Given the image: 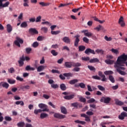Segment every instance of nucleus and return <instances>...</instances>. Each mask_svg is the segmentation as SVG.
<instances>
[{"label": "nucleus", "instance_id": "nucleus-26", "mask_svg": "<svg viewBox=\"0 0 127 127\" xmlns=\"http://www.w3.org/2000/svg\"><path fill=\"white\" fill-rule=\"evenodd\" d=\"M45 67L43 65H40L37 68V71L38 72H41V71H43Z\"/></svg>", "mask_w": 127, "mask_h": 127}, {"label": "nucleus", "instance_id": "nucleus-36", "mask_svg": "<svg viewBox=\"0 0 127 127\" xmlns=\"http://www.w3.org/2000/svg\"><path fill=\"white\" fill-rule=\"evenodd\" d=\"M39 4L42 5V6H47L50 4L49 3H45L44 2H40Z\"/></svg>", "mask_w": 127, "mask_h": 127}, {"label": "nucleus", "instance_id": "nucleus-51", "mask_svg": "<svg viewBox=\"0 0 127 127\" xmlns=\"http://www.w3.org/2000/svg\"><path fill=\"white\" fill-rule=\"evenodd\" d=\"M22 90H28V89H30V86H29V85H25L24 86H22L21 87Z\"/></svg>", "mask_w": 127, "mask_h": 127}, {"label": "nucleus", "instance_id": "nucleus-62", "mask_svg": "<svg viewBox=\"0 0 127 127\" xmlns=\"http://www.w3.org/2000/svg\"><path fill=\"white\" fill-rule=\"evenodd\" d=\"M51 87L53 89H57V88H59V86L58 84H51Z\"/></svg>", "mask_w": 127, "mask_h": 127}, {"label": "nucleus", "instance_id": "nucleus-40", "mask_svg": "<svg viewBox=\"0 0 127 127\" xmlns=\"http://www.w3.org/2000/svg\"><path fill=\"white\" fill-rule=\"evenodd\" d=\"M61 31H52L51 34H53V35H57V34H59Z\"/></svg>", "mask_w": 127, "mask_h": 127}, {"label": "nucleus", "instance_id": "nucleus-24", "mask_svg": "<svg viewBox=\"0 0 127 127\" xmlns=\"http://www.w3.org/2000/svg\"><path fill=\"white\" fill-rule=\"evenodd\" d=\"M60 88L62 91H65L66 89V85L64 83L61 84Z\"/></svg>", "mask_w": 127, "mask_h": 127}, {"label": "nucleus", "instance_id": "nucleus-41", "mask_svg": "<svg viewBox=\"0 0 127 127\" xmlns=\"http://www.w3.org/2000/svg\"><path fill=\"white\" fill-rule=\"evenodd\" d=\"M104 39L106 41H112L113 40V38L111 37H108L107 36H105L104 37Z\"/></svg>", "mask_w": 127, "mask_h": 127}, {"label": "nucleus", "instance_id": "nucleus-23", "mask_svg": "<svg viewBox=\"0 0 127 127\" xmlns=\"http://www.w3.org/2000/svg\"><path fill=\"white\" fill-rule=\"evenodd\" d=\"M78 79H74L70 80L69 83L70 85H75V84H76V83H78Z\"/></svg>", "mask_w": 127, "mask_h": 127}, {"label": "nucleus", "instance_id": "nucleus-14", "mask_svg": "<svg viewBox=\"0 0 127 127\" xmlns=\"http://www.w3.org/2000/svg\"><path fill=\"white\" fill-rule=\"evenodd\" d=\"M0 87H3V88H5V89H8L9 84L6 82H1L0 83Z\"/></svg>", "mask_w": 127, "mask_h": 127}, {"label": "nucleus", "instance_id": "nucleus-28", "mask_svg": "<svg viewBox=\"0 0 127 127\" xmlns=\"http://www.w3.org/2000/svg\"><path fill=\"white\" fill-rule=\"evenodd\" d=\"M75 124H80V125H86V123L84 121H82L80 120H75L74 121Z\"/></svg>", "mask_w": 127, "mask_h": 127}, {"label": "nucleus", "instance_id": "nucleus-44", "mask_svg": "<svg viewBox=\"0 0 127 127\" xmlns=\"http://www.w3.org/2000/svg\"><path fill=\"white\" fill-rule=\"evenodd\" d=\"M27 26V23H26V22H23L20 25V27H23L24 28H25V27H26Z\"/></svg>", "mask_w": 127, "mask_h": 127}, {"label": "nucleus", "instance_id": "nucleus-60", "mask_svg": "<svg viewBox=\"0 0 127 127\" xmlns=\"http://www.w3.org/2000/svg\"><path fill=\"white\" fill-rule=\"evenodd\" d=\"M32 50V49L30 48H26V52L27 54H29L30 52Z\"/></svg>", "mask_w": 127, "mask_h": 127}, {"label": "nucleus", "instance_id": "nucleus-1", "mask_svg": "<svg viewBox=\"0 0 127 127\" xmlns=\"http://www.w3.org/2000/svg\"><path fill=\"white\" fill-rule=\"evenodd\" d=\"M127 55L124 53L118 58L116 62L114 63V67L116 69L117 72L123 76H125L127 74L126 72L124 71V70H126V68L124 66H125V64H127Z\"/></svg>", "mask_w": 127, "mask_h": 127}, {"label": "nucleus", "instance_id": "nucleus-31", "mask_svg": "<svg viewBox=\"0 0 127 127\" xmlns=\"http://www.w3.org/2000/svg\"><path fill=\"white\" fill-rule=\"evenodd\" d=\"M63 75L64 76V77H73V73L71 72L64 73L63 74Z\"/></svg>", "mask_w": 127, "mask_h": 127}, {"label": "nucleus", "instance_id": "nucleus-16", "mask_svg": "<svg viewBox=\"0 0 127 127\" xmlns=\"http://www.w3.org/2000/svg\"><path fill=\"white\" fill-rule=\"evenodd\" d=\"M115 101L116 105H117V106H124V102H123L122 101H120L118 99H116L115 100Z\"/></svg>", "mask_w": 127, "mask_h": 127}, {"label": "nucleus", "instance_id": "nucleus-8", "mask_svg": "<svg viewBox=\"0 0 127 127\" xmlns=\"http://www.w3.org/2000/svg\"><path fill=\"white\" fill-rule=\"evenodd\" d=\"M3 1H6V0H0V7H7L9 5V2L6 1L4 4L2 3Z\"/></svg>", "mask_w": 127, "mask_h": 127}, {"label": "nucleus", "instance_id": "nucleus-34", "mask_svg": "<svg viewBox=\"0 0 127 127\" xmlns=\"http://www.w3.org/2000/svg\"><path fill=\"white\" fill-rule=\"evenodd\" d=\"M51 53L53 56H57L58 55V52H56L55 50H52Z\"/></svg>", "mask_w": 127, "mask_h": 127}, {"label": "nucleus", "instance_id": "nucleus-33", "mask_svg": "<svg viewBox=\"0 0 127 127\" xmlns=\"http://www.w3.org/2000/svg\"><path fill=\"white\" fill-rule=\"evenodd\" d=\"M105 75H112V74H114V72L112 70H106L104 72Z\"/></svg>", "mask_w": 127, "mask_h": 127}, {"label": "nucleus", "instance_id": "nucleus-2", "mask_svg": "<svg viewBox=\"0 0 127 127\" xmlns=\"http://www.w3.org/2000/svg\"><path fill=\"white\" fill-rule=\"evenodd\" d=\"M82 64L80 63H75L74 62H66L64 63L65 68H72V67H80Z\"/></svg>", "mask_w": 127, "mask_h": 127}, {"label": "nucleus", "instance_id": "nucleus-10", "mask_svg": "<svg viewBox=\"0 0 127 127\" xmlns=\"http://www.w3.org/2000/svg\"><path fill=\"white\" fill-rule=\"evenodd\" d=\"M74 38H75L74 41V46L75 47H78V45H79V42H80V35H77L75 36Z\"/></svg>", "mask_w": 127, "mask_h": 127}, {"label": "nucleus", "instance_id": "nucleus-48", "mask_svg": "<svg viewBox=\"0 0 127 127\" xmlns=\"http://www.w3.org/2000/svg\"><path fill=\"white\" fill-rule=\"evenodd\" d=\"M41 30L42 31H43L44 33H47V31H48V28H47V27H44L41 28Z\"/></svg>", "mask_w": 127, "mask_h": 127}, {"label": "nucleus", "instance_id": "nucleus-9", "mask_svg": "<svg viewBox=\"0 0 127 127\" xmlns=\"http://www.w3.org/2000/svg\"><path fill=\"white\" fill-rule=\"evenodd\" d=\"M81 33H84L85 36H87V37H92L93 36V33L89 32L88 30H83L81 31Z\"/></svg>", "mask_w": 127, "mask_h": 127}, {"label": "nucleus", "instance_id": "nucleus-19", "mask_svg": "<svg viewBox=\"0 0 127 127\" xmlns=\"http://www.w3.org/2000/svg\"><path fill=\"white\" fill-rule=\"evenodd\" d=\"M61 111L64 115H67V109L64 106L61 107Z\"/></svg>", "mask_w": 127, "mask_h": 127}, {"label": "nucleus", "instance_id": "nucleus-42", "mask_svg": "<svg viewBox=\"0 0 127 127\" xmlns=\"http://www.w3.org/2000/svg\"><path fill=\"white\" fill-rule=\"evenodd\" d=\"M79 66H74V68L72 69L74 72H79L81 68L79 67Z\"/></svg>", "mask_w": 127, "mask_h": 127}, {"label": "nucleus", "instance_id": "nucleus-35", "mask_svg": "<svg viewBox=\"0 0 127 127\" xmlns=\"http://www.w3.org/2000/svg\"><path fill=\"white\" fill-rule=\"evenodd\" d=\"M8 71L9 72V73H10V74H13V73L15 72V70H14V68L13 67H11L8 69Z\"/></svg>", "mask_w": 127, "mask_h": 127}, {"label": "nucleus", "instance_id": "nucleus-54", "mask_svg": "<svg viewBox=\"0 0 127 127\" xmlns=\"http://www.w3.org/2000/svg\"><path fill=\"white\" fill-rule=\"evenodd\" d=\"M101 78H102L101 79L102 82H107V78L106 77V75H105V74H103Z\"/></svg>", "mask_w": 127, "mask_h": 127}, {"label": "nucleus", "instance_id": "nucleus-22", "mask_svg": "<svg viewBox=\"0 0 127 127\" xmlns=\"http://www.w3.org/2000/svg\"><path fill=\"white\" fill-rule=\"evenodd\" d=\"M77 98H78L80 102L81 103H86V98L82 97V96L77 95Z\"/></svg>", "mask_w": 127, "mask_h": 127}, {"label": "nucleus", "instance_id": "nucleus-49", "mask_svg": "<svg viewBox=\"0 0 127 127\" xmlns=\"http://www.w3.org/2000/svg\"><path fill=\"white\" fill-rule=\"evenodd\" d=\"M38 31L35 28H32V35L34 34H38Z\"/></svg>", "mask_w": 127, "mask_h": 127}, {"label": "nucleus", "instance_id": "nucleus-53", "mask_svg": "<svg viewBox=\"0 0 127 127\" xmlns=\"http://www.w3.org/2000/svg\"><path fill=\"white\" fill-rule=\"evenodd\" d=\"M101 78H102L101 79L102 82H107V78L106 77V75H105V74H103Z\"/></svg>", "mask_w": 127, "mask_h": 127}, {"label": "nucleus", "instance_id": "nucleus-15", "mask_svg": "<svg viewBox=\"0 0 127 127\" xmlns=\"http://www.w3.org/2000/svg\"><path fill=\"white\" fill-rule=\"evenodd\" d=\"M119 24L121 25V26L122 27H124V26H125V25H126V24L124 22V17L121 16V17H120V18L119 19Z\"/></svg>", "mask_w": 127, "mask_h": 127}, {"label": "nucleus", "instance_id": "nucleus-20", "mask_svg": "<svg viewBox=\"0 0 127 127\" xmlns=\"http://www.w3.org/2000/svg\"><path fill=\"white\" fill-rule=\"evenodd\" d=\"M105 63L108 65H113V64L115 63V61L109 60H106L105 61Z\"/></svg>", "mask_w": 127, "mask_h": 127}, {"label": "nucleus", "instance_id": "nucleus-59", "mask_svg": "<svg viewBox=\"0 0 127 127\" xmlns=\"http://www.w3.org/2000/svg\"><path fill=\"white\" fill-rule=\"evenodd\" d=\"M71 106L72 107H74V108H76V109H77L78 108V106H79V104H78L77 102H75V103H72Z\"/></svg>", "mask_w": 127, "mask_h": 127}, {"label": "nucleus", "instance_id": "nucleus-17", "mask_svg": "<svg viewBox=\"0 0 127 127\" xmlns=\"http://www.w3.org/2000/svg\"><path fill=\"white\" fill-rule=\"evenodd\" d=\"M100 60L98 58H93L89 60V63H98V62H99Z\"/></svg>", "mask_w": 127, "mask_h": 127}, {"label": "nucleus", "instance_id": "nucleus-56", "mask_svg": "<svg viewBox=\"0 0 127 127\" xmlns=\"http://www.w3.org/2000/svg\"><path fill=\"white\" fill-rule=\"evenodd\" d=\"M5 120L7 121V122H10L12 121V119L11 117H8V116H6L4 117Z\"/></svg>", "mask_w": 127, "mask_h": 127}, {"label": "nucleus", "instance_id": "nucleus-64", "mask_svg": "<svg viewBox=\"0 0 127 127\" xmlns=\"http://www.w3.org/2000/svg\"><path fill=\"white\" fill-rule=\"evenodd\" d=\"M16 79L17 81H20V82H23V79L18 76L16 77Z\"/></svg>", "mask_w": 127, "mask_h": 127}, {"label": "nucleus", "instance_id": "nucleus-61", "mask_svg": "<svg viewBox=\"0 0 127 127\" xmlns=\"http://www.w3.org/2000/svg\"><path fill=\"white\" fill-rule=\"evenodd\" d=\"M38 45H39L38 42H35L33 44V47H34V48H36V47H38Z\"/></svg>", "mask_w": 127, "mask_h": 127}, {"label": "nucleus", "instance_id": "nucleus-58", "mask_svg": "<svg viewBox=\"0 0 127 127\" xmlns=\"http://www.w3.org/2000/svg\"><path fill=\"white\" fill-rule=\"evenodd\" d=\"M92 78L95 79V80H101V77L98 75L92 76Z\"/></svg>", "mask_w": 127, "mask_h": 127}, {"label": "nucleus", "instance_id": "nucleus-11", "mask_svg": "<svg viewBox=\"0 0 127 127\" xmlns=\"http://www.w3.org/2000/svg\"><path fill=\"white\" fill-rule=\"evenodd\" d=\"M84 53H85V54H87V55L89 53H91V54H93L94 55H95V54H96L95 51L94 50L91 49L90 48L86 49L84 52Z\"/></svg>", "mask_w": 127, "mask_h": 127}, {"label": "nucleus", "instance_id": "nucleus-38", "mask_svg": "<svg viewBox=\"0 0 127 127\" xmlns=\"http://www.w3.org/2000/svg\"><path fill=\"white\" fill-rule=\"evenodd\" d=\"M95 52H97L98 54L99 53H100L102 55H104V52L103 51V50H100V49H97L95 51Z\"/></svg>", "mask_w": 127, "mask_h": 127}, {"label": "nucleus", "instance_id": "nucleus-46", "mask_svg": "<svg viewBox=\"0 0 127 127\" xmlns=\"http://www.w3.org/2000/svg\"><path fill=\"white\" fill-rule=\"evenodd\" d=\"M97 88L100 91H106V89L105 88V87H103L102 85H98Z\"/></svg>", "mask_w": 127, "mask_h": 127}, {"label": "nucleus", "instance_id": "nucleus-52", "mask_svg": "<svg viewBox=\"0 0 127 127\" xmlns=\"http://www.w3.org/2000/svg\"><path fill=\"white\" fill-rule=\"evenodd\" d=\"M82 7H80L79 8H78L77 9H72V12H74V13H76L77 12V11H79V10H80V9H82Z\"/></svg>", "mask_w": 127, "mask_h": 127}, {"label": "nucleus", "instance_id": "nucleus-5", "mask_svg": "<svg viewBox=\"0 0 127 127\" xmlns=\"http://www.w3.org/2000/svg\"><path fill=\"white\" fill-rule=\"evenodd\" d=\"M15 40L14 41V44L18 47H20V44H23V40L20 39L19 37H16L15 38Z\"/></svg>", "mask_w": 127, "mask_h": 127}, {"label": "nucleus", "instance_id": "nucleus-57", "mask_svg": "<svg viewBox=\"0 0 127 127\" xmlns=\"http://www.w3.org/2000/svg\"><path fill=\"white\" fill-rule=\"evenodd\" d=\"M26 71H31L32 70V67L30 66V65H27L25 67Z\"/></svg>", "mask_w": 127, "mask_h": 127}, {"label": "nucleus", "instance_id": "nucleus-25", "mask_svg": "<svg viewBox=\"0 0 127 127\" xmlns=\"http://www.w3.org/2000/svg\"><path fill=\"white\" fill-rule=\"evenodd\" d=\"M94 29L97 31H100V30H103L104 29V27L102 26L101 25H99V26L95 27Z\"/></svg>", "mask_w": 127, "mask_h": 127}, {"label": "nucleus", "instance_id": "nucleus-3", "mask_svg": "<svg viewBox=\"0 0 127 127\" xmlns=\"http://www.w3.org/2000/svg\"><path fill=\"white\" fill-rule=\"evenodd\" d=\"M25 60H26V61H29L30 58L28 57H25V58L24 56H22L18 61L19 67H22V66H23V64H24L23 61H25Z\"/></svg>", "mask_w": 127, "mask_h": 127}, {"label": "nucleus", "instance_id": "nucleus-6", "mask_svg": "<svg viewBox=\"0 0 127 127\" xmlns=\"http://www.w3.org/2000/svg\"><path fill=\"white\" fill-rule=\"evenodd\" d=\"M39 107L40 108V109H43V110H42L43 112H49L48 106L43 103H41L39 104Z\"/></svg>", "mask_w": 127, "mask_h": 127}, {"label": "nucleus", "instance_id": "nucleus-21", "mask_svg": "<svg viewBox=\"0 0 127 127\" xmlns=\"http://www.w3.org/2000/svg\"><path fill=\"white\" fill-rule=\"evenodd\" d=\"M6 30L8 33H10L11 31H12V26L10 24H8L6 25Z\"/></svg>", "mask_w": 127, "mask_h": 127}, {"label": "nucleus", "instance_id": "nucleus-12", "mask_svg": "<svg viewBox=\"0 0 127 127\" xmlns=\"http://www.w3.org/2000/svg\"><path fill=\"white\" fill-rule=\"evenodd\" d=\"M127 117V113L126 112H123L121 113V115L119 116V120H125V118Z\"/></svg>", "mask_w": 127, "mask_h": 127}, {"label": "nucleus", "instance_id": "nucleus-50", "mask_svg": "<svg viewBox=\"0 0 127 127\" xmlns=\"http://www.w3.org/2000/svg\"><path fill=\"white\" fill-rule=\"evenodd\" d=\"M81 60H82L83 61H90V57H82Z\"/></svg>", "mask_w": 127, "mask_h": 127}, {"label": "nucleus", "instance_id": "nucleus-30", "mask_svg": "<svg viewBox=\"0 0 127 127\" xmlns=\"http://www.w3.org/2000/svg\"><path fill=\"white\" fill-rule=\"evenodd\" d=\"M95 103H98V102L96 101L94 98H91L90 100L87 101L88 104H92L93 103H95Z\"/></svg>", "mask_w": 127, "mask_h": 127}, {"label": "nucleus", "instance_id": "nucleus-27", "mask_svg": "<svg viewBox=\"0 0 127 127\" xmlns=\"http://www.w3.org/2000/svg\"><path fill=\"white\" fill-rule=\"evenodd\" d=\"M78 49L80 52H82V51H84L85 49H86V47L84 46H79L78 47Z\"/></svg>", "mask_w": 127, "mask_h": 127}, {"label": "nucleus", "instance_id": "nucleus-7", "mask_svg": "<svg viewBox=\"0 0 127 127\" xmlns=\"http://www.w3.org/2000/svg\"><path fill=\"white\" fill-rule=\"evenodd\" d=\"M111 98L102 97L100 99L101 103H104V104H109L111 102Z\"/></svg>", "mask_w": 127, "mask_h": 127}, {"label": "nucleus", "instance_id": "nucleus-63", "mask_svg": "<svg viewBox=\"0 0 127 127\" xmlns=\"http://www.w3.org/2000/svg\"><path fill=\"white\" fill-rule=\"evenodd\" d=\"M83 41H84L85 43H89V39L86 37H84L83 38Z\"/></svg>", "mask_w": 127, "mask_h": 127}, {"label": "nucleus", "instance_id": "nucleus-18", "mask_svg": "<svg viewBox=\"0 0 127 127\" xmlns=\"http://www.w3.org/2000/svg\"><path fill=\"white\" fill-rule=\"evenodd\" d=\"M75 97V94H71L70 95H67L64 97V99L65 100H72Z\"/></svg>", "mask_w": 127, "mask_h": 127}, {"label": "nucleus", "instance_id": "nucleus-47", "mask_svg": "<svg viewBox=\"0 0 127 127\" xmlns=\"http://www.w3.org/2000/svg\"><path fill=\"white\" fill-rule=\"evenodd\" d=\"M15 104L16 105H20V106H24V103L22 101H16L15 102Z\"/></svg>", "mask_w": 127, "mask_h": 127}, {"label": "nucleus", "instance_id": "nucleus-37", "mask_svg": "<svg viewBox=\"0 0 127 127\" xmlns=\"http://www.w3.org/2000/svg\"><path fill=\"white\" fill-rule=\"evenodd\" d=\"M25 125V123L24 122H19L17 123V126L19 127H23Z\"/></svg>", "mask_w": 127, "mask_h": 127}, {"label": "nucleus", "instance_id": "nucleus-39", "mask_svg": "<svg viewBox=\"0 0 127 127\" xmlns=\"http://www.w3.org/2000/svg\"><path fill=\"white\" fill-rule=\"evenodd\" d=\"M87 68H88V69H89L90 71H94V72L95 71H96V68H95V67L92 65H88Z\"/></svg>", "mask_w": 127, "mask_h": 127}, {"label": "nucleus", "instance_id": "nucleus-29", "mask_svg": "<svg viewBox=\"0 0 127 127\" xmlns=\"http://www.w3.org/2000/svg\"><path fill=\"white\" fill-rule=\"evenodd\" d=\"M7 82H8V83H9V84H15L16 81L14 79H7Z\"/></svg>", "mask_w": 127, "mask_h": 127}, {"label": "nucleus", "instance_id": "nucleus-43", "mask_svg": "<svg viewBox=\"0 0 127 127\" xmlns=\"http://www.w3.org/2000/svg\"><path fill=\"white\" fill-rule=\"evenodd\" d=\"M109 79L112 83H115V78H114V76L113 75H109Z\"/></svg>", "mask_w": 127, "mask_h": 127}, {"label": "nucleus", "instance_id": "nucleus-4", "mask_svg": "<svg viewBox=\"0 0 127 127\" xmlns=\"http://www.w3.org/2000/svg\"><path fill=\"white\" fill-rule=\"evenodd\" d=\"M51 114H54V118H55L56 119H59V120H62L66 118V116L61 114L60 113H55L54 112H51Z\"/></svg>", "mask_w": 127, "mask_h": 127}, {"label": "nucleus", "instance_id": "nucleus-45", "mask_svg": "<svg viewBox=\"0 0 127 127\" xmlns=\"http://www.w3.org/2000/svg\"><path fill=\"white\" fill-rule=\"evenodd\" d=\"M111 51L112 52V53H114L115 54H119V51L117 49H112L111 50Z\"/></svg>", "mask_w": 127, "mask_h": 127}, {"label": "nucleus", "instance_id": "nucleus-55", "mask_svg": "<svg viewBox=\"0 0 127 127\" xmlns=\"http://www.w3.org/2000/svg\"><path fill=\"white\" fill-rule=\"evenodd\" d=\"M79 87L82 89H84V88H86V85L84 83L81 82L79 83Z\"/></svg>", "mask_w": 127, "mask_h": 127}, {"label": "nucleus", "instance_id": "nucleus-32", "mask_svg": "<svg viewBox=\"0 0 127 127\" xmlns=\"http://www.w3.org/2000/svg\"><path fill=\"white\" fill-rule=\"evenodd\" d=\"M48 117V114L46 113H41L40 115L41 119H45V118H47Z\"/></svg>", "mask_w": 127, "mask_h": 127}, {"label": "nucleus", "instance_id": "nucleus-13", "mask_svg": "<svg viewBox=\"0 0 127 127\" xmlns=\"http://www.w3.org/2000/svg\"><path fill=\"white\" fill-rule=\"evenodd\" d=\"M62 40L64 43H66L67 44H70L71 43V40L68 37H64Z\"/></svg>", "mask_w": 127, "mask_h": 127}]
</instances>
